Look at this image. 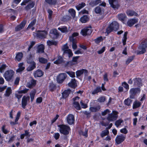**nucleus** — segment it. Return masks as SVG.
I'll list each match as a JSON object with an SVG mask.
<instances>
[{"label":"nucleus","instance_id":"nucleus-1","mask_svg":"<svg viewBox=\"0 0 147 147\" xmlns=\"http://www.w3.org/2000/svg\"><path fill=\"white\" fill-rule=\"evenodd\" d=\"M59 130L61 134L64 135H67L69 134L71 130L70 127L68 125L64 124H60L58 125Z\"/></svg>","mask_w":147,"mask_h":147},{"label":"nucleus","instance_id":"nucleus-2","mask_svg":"<svg viewBox=\"0 0 147 147\" xmlns=\"http://www.w3.org/2000/svg\"><path fill=\"white\" fill-rule=\"evenodd\" d=\"M147 47V39H145L140 44L137 54L138 55L144 53L146 51V49Z\"/></svg>","mask_w":147,"mask_h":147},{"label":"nucleus","instance_id":"nucleus-3","mask_svg":"<svg viewBox=\"0 0 147 147\" xmlns=\"http://www.w3.org/2000/svg\"><path fill=\"white\" fill-rule=\"evenodd\" d=\"M14 73L13 70H9L5 72L3 76L6 81H9L13 78Z\"/></svg>","mask_w":147,"mask_h":147},{"label":"nucleus","instance_id":"nucleus-4","mask_svg":"<svg viewBox=\"0 0 147 147\" xmlns=\"http://www.w3.org/2000/svg\"><path fill=\"white\" fill-rule=\"evenodd\" d=\"M47 34V32L45 30H38L36 31V32H33V35L35 36V34H36L37 37L39 38H45Z\"/></svg>","mask_w":147,"mask_h":147},{"label":"nucleus","instance_id":"nucleus-5","mask_svg":"<svg viewBox=\"0 0 147 147\" xmlns=\"http://www.w3.org/2000/svg\"><path fill=\"white\" fill-rule=\"evenodd\" d=\"M118 113L115 111H113L112 113L109 115L107 117V120L109 121L116 120L118 117Z\"/></svg>","mask_w":147,"mask_h":147},{"label":"nucleus","instance_id":"nucleus-6","mask_svg":"<svg viewBox=\"0 0 147 147\" xmlns=\"http://www.w3.org/2000/svg\"><path fill=\"white\" fill-rule=\"evenodd\" d=\"M140 90L138 88H132L130 89L129 91L130 95L129 97L131 99H133L134 98L135 95L137 93L140 92Z\"/></svg>","mask_w":147,"mask_h":147},{"label":"nucleus","instance_id":"nucleus-7","mask_svg":"<svg viewBox=\"0 0 147 147\" xmlns=\"http://www.w3.org/2000/svg\"><path fill=\"white\" fill-rule=\"evenodd\" d=\"M67 77V75L65 73H62L59 74L57 77V82L60 84L62 83Z\"/></svg>","mask_w":147,"mask_h":147},{"label":"nucleus","instance_id":"nucleus-8","mask_svg":"<svg viewBox=\"0 0 147 147\" xmlns=\"http://www.w3.org/2000/svg\"><path fill=\"white\" fill-rule=\"evenodd\" d=\"M28 89L25 88L23 90L18 91L15 94V97L18 99H19L22 97V94L26 93L28 92Z\"/></svg>","mask_w":147,"mask_h":147},{"label":"nucleus","instance_id":"nucleus-9","mask_svg":"<svg viewBox=\"0 0 147 147\" xmlns=\"http://www.w3.org/2000/svg\"><path fill=\"white\" fill-rule=\"evenodd\" d=\"M92 32V30L90 27L85 28L82 29L81 31V34L83 36L90 35Z\"/></svg>","mask_w":147,"mask_h":147},{"label":"nucleus","instance_id":"nucleus-10","mask_svg":"<svg viewBox=\"0 0 147 147\" xmlns=\"http://www.w3.org/2000/svg\"><path fill=\"white\" fill-rule=\"evenodd\" d=\"M36 81L32 78H30L29 81L27 84L26 87L29 88H32L35 86Z\"/></svg>","mask_w":147,"mask_h":147},{"label":"nucleus","instance_id":"nucleus-11","mask_svg":"<svg viewBox=\"0 0 147 147\" xmlns=\"http://www.w3.org/2000/svg\"><path fill=\"white\" fill-rule=\"evenodd\" d=\"M125 138V136L123 135H118L115 138V142L117 144H119L123 142Z\"/></svg>","mask_w":147,"mask_h":147},{"label":"nucleus","instance_id":"nucleus-12","mask_svg":"<svg viewBox=\"0 0 147 147\" xmlns=\"http://www.w3.org/2000/svg\"><path fill=\"white\" fill-rule=\"evenodd\" d=\"M30 100L29 96H24L22 97V107L23 109L26 108V106L27 104V102Z\"/></svg>","mask_w":147,"mask_h":147},{"label":"nucleus","instance_id":"nucleus-13","mask_svg":"<svg viewBox=\"0 0 147 147\" xmlns=\"http://www.w3.org/2000/svg\"><path fill=\"white\" fill-rule=\"evenodd\" d=\"M66 120L67 123L69 125H72L74 123V115L72 114L69 115L66 118Z\"/></svg>","mask_w":147,"mask_h":147},{"label":"nucleus","instance_id":"nucleus-14","mask_svg":"<svg viewBox=\"0 0 147 147\" xmlns=\"http://www.w3.org/2000/svg\"><path fill=\"white\" fill-rule=\"evenodd\" d=\"M80 98V97L77 96L74 98H73L74 101L73 102V105L75 108L78 110H80L81 109V107L78 102L76 101L78 100Z\"/></svg>","mask_w":147,"mask_h":147},{"label":"nucleus","instance_id":"nucleus-15","mask_svg":"<svg viewBox=\"0 0 147 147\" xmlns=\"http://www.w3.org/2000/svg\"><path fill=\"white\" fill-rule=\"evenodd\" d=\"M109 2L111 7L115 9H117L119 7L117 0H109Z\"/></svg>","mask_w":147,"mask_h":147},{"label":"nucleus","instance_id":"nucleus-16","mask_svg":"<svg viewBox=\"0 0 147 147\" xmlns=\"http://www.w3.org/2000/svg\"><path fill=\"white\" fill-rule=\"evenodd\" d=\"M84 73L85 76H87L88 75V71L85 69H82L81 70H78L76 72V74L77 77H79L82 75Z\"/></svg>","mask_w":147,"mask_h":147},{"label":"nucleus","instance_id":"nucleus-17","mask_svg":"<svg viewBox=\"0 0 147 147\" xmlns=\"http://www.w3.org/2000/svg\"><path fill=\"white\" fill-rule=\"evenodd\" d=\"M138 19H131L128 20L127 22V25L129 27H131L138 22Z\"/></svg>","mask_w":147,"mask_h":147},{"label":"nucleus","instance_id":"nucleus-18","mask_svg":"<svg viewBox=\"0 0 147 147\" xmlns=\"http://www.w3.org/2000/svg\"><path fill=\"white\" fill-rule=\"evenodd\" d=\"M68 85L69 86L73 88H76L77 86L76 79H72L71 81L68 83Z\"/></svg>","mask_w":147,"mask_h":147},{"label":"nucleus","instance_id":"nucleus-19","mask_svg":"<svg viewBox=\"0 0 147 147\" xmlns=\"http://www.w3.org/2000/svg\"><path fill=\"white\" fill-rule=\"evenodd\" d=\"M26 23V22L25 21H22L20 24L18 26L15 28V30L16 31H18L21 30L25 26Z\"/></svg>","mask_w":147,"mask_h":147},{"label":"nucleus","instance_id":"nucleus-20","mask_svg":"<svg viewBox=\"0 0 147 147\" xmlns=\"http://www.w3.org/2000/svg\"><path fill=\"white\" fill-rule=\"evenodd\" d=\"M113 30L116 31L119 28V24L116 21L113 22L111 24Z\"/></svg>","mask_w":147,"mask_h":147},{"label":"nucleus","instance_id":"nucleus-21","mask_svg":"<svg viewBox=\"0 0 147 147\" xmlns=\"http://www.w3.org/2000/svg\"><path fill=\"white\" fill-rule=\"evenodd\" d=\"M12 93V90L11 88L8 87L6 90L4 96L6 97H9Z\"/></svg>","mask_w":147,"mask_h":147},{"label":"nucleus","instance_id":"nucleus-22","mask_svg":"<svg viewBox=\"0 0 147 147\" xmlns=\"http://www.w3.org/2000/svg\"><path fill=\"white\" fill-rule=\"evenodd\" d=\"M126 17V16L125 13H121L118 15V18L119 20L122 22L123 23H124L125 19Z\"/></svg>","mask_w":147,"mask_h":147},{"label":"nucleus","instance_id":"nucleus-23","mask_svg":"<svg viewBox=\"0 0 147 147\" xmlns=\"http://www.w3.org/2000/svg\"><path fill=\"white\" fill-rule=\"evenodd\" d=\"M58 29L60 30L62 33L66 34L68 32V29L65 26H61L58 28Z\"/></svg>","mask_w":147,"mask_h":147},{"label":"nucleus","instance_id":"nucleus-24","mask_svg":"<svg viewBox=\"0 0 147 147\" xmlns=\"http://www.w3.org/2000/svg\"><path fill=\"white\" fill-rule=\"evenodd\" d=\"M142 81L140 78H136L134 79V85L135 86H142Z\"/></svg>","mask_w":147,"mask_h":147},{"label":"nucleus","instance_id":"nucleus-25","mask_svg":"<svg viewBox=\"0 0 147 147\" xmlns=\"http://www.w3.org/2000/svg\"><path fill=\"white\" fill-rule=\"evenodd\" d=\"M36 65V63L35 62H32V63L30 64L26 69L28 71L32 70L35 68Z\"/></svg>","mask_w":147,"mask_h":147},{"label":"nucleus","instance_id":"nucleus-26","mask_svg":"<svg viewBox=\"0 0 147 147\" xmlns=\"http://www.w3.org/2000/svg\"><path fill=\"white\" fill-rule=\"evenodd\" d=\"M18 67L19 68L16 71L17 72H20L24 70L25 68L24 63H19Z\"/></svg>","mask_w":147,"mask_h":147},{"label":"nucleus","instance_id":"nucleus-27","mask_svg":"<svg viewBox=\"0 0 147 147\" xmlns=\"http://www.w3.org/2000/svg\"><path fill=\"white\" fill-rule=\"evenodd\" d=\"M43 72L40 70L38 69L34 73V76L35 77H40L43 75Z\"/></svg>","mask_w":147,"mask_h":147},{"label":"nucleus","instance_id":"nucleus-28","mask_svg":"<svg viewBox=\"0 0 147 147\" xmlns=\"http://www.w3.org/2000/svg\"><path fill=\"white\" fill-rule=\"evenodd\" d=\"M126 13L127 16H138V13L132 10H127L126 12Z\"/></svg>","mask_w":147,"mask_h":147},{"label":"nucleus","instance_id":"nucleus-29","mask_svg":"<svg viewBox=\"0 0 147 147\" xmlns=\"http://www.w3.org/2000/svg\"><path fill=\"white\" fill-rule=\"evenodd\" d=\"M133 102V100L129 98L125 99L124 101V103L125 105L127 106H130Z\"/></svg>","mask_w":147,"mask_h":147},{"label":"nucleus","instance_id":"nucleus-30","mask_svg":"<svg viewBox=\"0 0 147 147\" xmlns=\"http://www.w3.org/2000/svg\"><path fill=\"white\" fill-rule=\"evenodd\" d=\"M101 3L100 0H95L91 1L89 4L92 7H94Z\"/></svg>","mask_w":147,"mask_h":147},{"label":"nucleus","instance_id":"nucleus-31","mask_svg":"<svg viewBox=\"0 0 147 147\" xmlns=\"http://www.w3.org/2000/svg\"><path fill=\"white\" fill-rule=\"evenodd\" d=\"M23 56V54L22 53L19 52L16 54L15 57L16 60L18 61H20L22 58Z\"/></svg>","mask_w":147,"mask_h":147},{"label":"nucleus","instance_id":"nucleus-32","mask_svg":"<svg viewBox=\"0 0 147 147\" xmlns=\"http://www.w3.org/2000/svg\"><path fill=\"white\" fill-rule=\"evenodd\" d=\"M89 20V18L87 16L84 15L80 18V20L82 23H84L88 21Z\"/></svg>","mask_w":147,"mask_h":147},{"label":"nucleus","instance_id":"nucleus-33","mask_svg":"<svg viewBox=\"0 0 147 147\" xmlns=\"http://www.w3.org/2000/svg\"><path fill=\"white\" fill-rule=\"evenodd\" d=\"M64 62L63 60L62 57L59 56L57 59L54 62V63L55 64H61Z\"/></svg>","mask_w":147,"mask_h":147},{"label":"nucleus","instance_id":"nucleus-34","mask_svg":"<svg viewBox=\"0 0 147 147\" xmlns=\"http://www.w3.org/2000/svg\"><path fill=\"white\" fill-rule=\"evenodd\" d=\"M63 54L64 55H66L69 58L72 57L73 55V53L72 51L70 49L65 51V52H63Z\"/></svg>","mask_w":147,"mask_h":147},{"label":"nucleus","instance_id":"nucleus-35","mask_svg":"<svg viewBox=\"0 0 147 147\" xmlns=\"http://www.w3.org/2000/svg\"><path fill=\"white\" fill-rule=\"evenodd\" d=\"M44 46L42 45H40L38 47L37 52L39 53H43L44 52Z\"/></svg>","mask_w":147,"mask_h":147},{"label":"nucleus","instance_id":"nucleus-36","mask_svg":"<svg viewBox=\"0 0 147 147\" xmlns=\"http://www.w3.org/2000/svg\"><path fill=\"white\" fill-rule=\"evenodd\" d=\"M71 91L69 90H65L62 93V97L64 98H66L67 97L69 94H70Z\"/></svg>","mask_w":147,"mask_h":147},{"label":"nucleus","instance_id":"nucleus-37","mask_svg":"<svg viewBox=\"0 0 147 147\" xmlns=\"http://www.w3.org/2000/svg\"><path fill=\"white\" fill-rule=\"evenodd\" d=\"M100 108V107L98 106L96 107H90V110L92 112H94L99 111Z\"/></svg>","mask_w":147,"mask_h":147},{"label":"nucleus","instance_id":"nucleus-38","mask_svg":"<svg viewBox=\"0 0 147 147\" xmlns=\"http://www.w3.org/2000/svg\"><path fill=\"white\" fill-rule=\"evenodd\" d=\"M47 45L49 46H51L53 45L56 46L57 45V42L54 40H48L47 41Z\"/></svg>","mask_w":147,"mask_h":147},{"label":"nucleus","instance_id":"nucleus-39","mask_svg":"<svg viewBox=\"0 0 147 147\" xmlns=\"http://www.w3.org/2000/svg\"><path fill=\"white\" fill-rule=\"evenodd\" d=\"M140 105V103L139 101H135L133 104V109H136L139 107Z\"/></svg>","mask_w":147,"mask_h":147},{"label":"nucleus","instance_id":"nucleus-40","mask_svg":"<svg viewBox=\"0 0 147 147\" xmlns=\"http://www.w3.org/2000/svg\"><path fill=\"white\" fill-rule=\"evenodd\" d=\"M109 132L108 129H106L102 131L100 133L101 137L103 138L104 136L108 135L109 134Z\"/></svg>","mask_w":147,"mask_h":147},{"label":"nucleus","instance_id":"nucleus-41","mask_svg":"<svg viewBox=\"0 0 147 147\" xmlns=\"http://www.w3.org/2000/svg\"><path fill=\"white\" fill-rule=\"evenodd\" d=\"M86 5L85 3L82 2L81 3L79 4L76 6L77 9L78 10H79L81 9L84 7Z\"/></svg>","mask_w":147,"mask_h":147},{"label":"nucleus","instance_id":"nucleus-42","mask_svg":"<svg viewBox=\"0 0 147 147\" xmlns=\"http://www.w3.org/2000/svg\"><path fill=\"white\" fill-rule=\"evenodd\" d=\"M101 91L100 87V86L97 87L96 88L94 89L92 92V94H95L98 93L100 92Z\"/></svg>","mask_w":147,"mask_h":147},{"label":"nucleus","instance_id":"nucleus-43","mask_svg":"<svg viewBox=\"0 0 147 147\" xmlns=\"http://www.w3.org/2000/svg\"><path fill=\"white\" fill-rule=\"evenodd\" d=\"M128 32H125L123 35V37L122 39V42L123 45H125L126 44V42L127 39V35Z\"/></svg>","mask_w":147,"mask_h":147},{"label":"nucleus","instance_id":"nucleus-44","mask_svg":"<svg viewBox=\"0 0 147 147\" xmlns=\"http://www.w3.org/2000/svg\"><path fill=\"white\" fill-rule=\"evenodd\" d=\"M45 1L47 3L51 5H55L57 2L56 0H45Z\"/></svg>","mask_w":147,"mask_h":147},{"label":"nucleus","instance_id":"nucleus-45","mask_svg":"<svg viewBox=\"0 0 147 147\" xmlns=\"http://www.w3.org/2000/svg\"><path fill=\"white\" fill-rule=\"evenodd\" d=\"M123 122V121L121 119H118L115 121V125L116 127H118L121 125V123H122Z\"/></svg>","mask_w":147,"mask_h":147},{"label":"nucleus","instance_id":"nucleus-46","mask_svg":"<svg viewBox=\"0 0 147 147\" xmlns=\"http://www.w3.org/2000/svg\"><path fill=\"white\" fill-rule=\"evenodd\" d=\"M7 67L6 64H0V72L2 73L5 70L6 67Z\"/></svg>","mask_w":147,"mask_h":147},{"label":"nucleus","instance_id":"nucleus-47","mask_svg":"<svg viewBox=\"0 0 147 147\" xmlns=\"http://www.w3.org/2000/svg\"><path fill=\"white\" fill-rule=\"evenodd\" d=\"M34 2H32L26 6L25 7V9L26 10H28L30 9L33 7H34Z\"/></svg>","mask_w":147,"mask_h":147},{"label":"nucleus","instance_id":"nucleus-48","mask_svg":"<svg viewBox=\"0 0 147 147\" xmlns=\"http://www.w3.org/2000/svg\"><path fill=\"white\" fill-rule=\"evenodd\" d=\"M70 15L73 17H74L76 16V12L75 10L73 9H70L68 11Z\"/></svg>","mask_w":147,"mask_h":147},{"label":"nucleus","instance_id":"nucleus-49","mask_svg":"<svg viewBox=\"0 0 147 147\" xmlns=\"http://www.w3.org/2000/svg\"><path fill=\"white\" fill-rule=\"evenodd\" d=\"M49 89L51 91H53L56 89V86L53 83H51L49 85Z\"/></svg>","mask_w":147,"mask_h":147},{"label":"nucleus","instance_id":"nucleus-50","mask_svg":"<svg viewBox=\"0 0 147 147\" xmlns=\"http://www.w3.org/2000/svg\"><path fill=\"white\" fill-rule=\"evenodd\" d=\"M39 62L42 63H45L47 62V60L43 57H40L39 58Z\"/></svg>","mask_w":147,"mask_h":147},{"label":"nucleus","instance_id":"nucleus-51","mask_svg":"<svg viewBox=\"0 0 147 147\" xmlns=\"http://www.w3.org/2000/svg\"><path fill=\"white\" fill-rule=\"evenodd\" d=\"M94 11L96 13H100L101 12V9L99 6H97L95 8Z\"/></svg>","mask_w":147,"mask_h":147},{"label":"nucleus","instance_id":"nucleus-52","mask_svg":"<svg viewBox=\"0 0 147 147\" xmlns=\"http://www.w3.org/2000/svg\"><path fill=\"white\" fill-rule=\"evenodd\" d=\"M111 25L110 24L109 27L106 29V32L108 34H109L113 30L111 26Z\"/></svg>","mask_w":147,"mask_h":147},{"label":"nucleus","instance_id":"nucleus-53","mask_svg":"<svg viewBox=\"0 0 147 147\" xmlns=\"http://www.w3.org/2000/svg\"><path fill=\"white\" fill-rule=\"evenodd\" d=\"M2 131L5 134H7L9 132V131L5 129V126L3 125L1 128Z\"/></svg>","mask_w":147,"mask_h":147},{"label":"nucleus","instance_id":"nucleus-54","mask_svg":"<svg viewBox=\"0 0 147 147\" xmlns=\"http://www.w3.org/2000/svg\"><path fill=\"white\" fill-rule=\"evenodd\" d=\"M52 33L56 36V37H57L59 35V34L58 32V31L56 29H53L51 31Z\"/></svg>","mask_w":147,"mask_h":147},{"label":"nucleus","instance_id":"nucleus-55","mask_svg":"<svg viewBox=\"0 0 147 147\" xmlns=\"http://www.w3.org/2000/svg\"><path fill=\"white\" fill-rule=\"evenodd\" d=\"M102 40V36H100L94 40V41L96 43L98 44Z\"/></svg>","mask_w":147,"mask_h":147},{"label":"nucleus","instance_id":"nucleus-56","mask_svg":"<svg viewBox=\"0 0 147 147\" xmlns=\"http://www.w3.org/2000/svg\"><path fill=\"white\" fill-rule=\"evenodd\" d=\"M36 20L35 19H34L29 24L28 27V28H30L33 26L36 23Z\"/></svg>","mask_w":147,"mask_h":147},{"label":"nucleus","instance_id":"nucleus-57","mask_svg":"<svg viewBox=\"0 0 147 147\" xmlns=\"http://www.w3.org/2000/svg\"><path fill=\"white\" fill-rule=\"evenodd\" d=\"M67 73L69 75V76L72 78H74L75 77V73L73 71H68Z\"/></svg>","mask_w":147,"mask_h":147},{"label":"nucleus","instance_id":"nucleus-58","mask_svg":"<svg viewBox=\"0 0 147 147\" xmlns=\"http://www.w3.org/2000/svg\"><path fill=\"white\" fill-rule=\"evenodd\" d=\"M88 130L86 129L84 131H81L80 132V134L86 137H87L88 136Z\"/></svg>","mask_w":147,"mask_h":147},{"label":"nucleus","instance_id":"nucleus-59","mask_svg":"<svg viewBox=\"0 0 147 147\" xmlns=\"http://www.w3.org/2000/svg\"><path fill=\"white\" fill-rule=\"evenodd\" d=\"M62 49L63 51V52H65V51H67L69 49H68V47L67 46V43L65 44L63 46Z\"/></svg>","mask_w":147,"mask_h":147},{"label":"nucleus","instance_id":"nucleus-60","mask_svg":"<svg viewBox=\"0 0 147 147\" xmlns=\"http://www.w3.org/2000/svg\"><path fill=\"white\" fill-rule=\"evenodd\" d=\"M106 100L105 97L104 96H101L98 99V101L100 102H104Z\"/></svg>","mask_w":147,"mask_h":147},{"label":"nucleus","instance_id":"nucleus-61","mask_svg":"<svg viewBox=\"0 0 147 147\" xmlns=\"http://www.w3.org/2000/svg\"><path fill=\"white\" fill-rule=\"evenodd\" d=\"M123 86L126 89L128 90L129 89V86L125 82H124L122 83Z\"/></svg>","mask_w":147,"mask_h":147},{"label":"nucleus","instance_id":"nucleus-62","mask_svg":"<svg viewBox=\"0 0 147 147\" xmlns=\"http://www.w3.org/2000/svg\"><path fill=\"white\" fill-rule=\"evenodd\" d=\"M36 42L35 41H31L30 42V45L29 46L28 49V51H29L32 47L35 44Z\"/></svg>","mask_w":147,"mask_h":147},{"label":"nucleus","instance_id":"nucleus-63","mask_svg":"<svg viewBox=\"0 0 147 147\" xmlns=\"http://www.w3.org/2000/svg\"><path fill=\"white\" fill-rule=\"evenodd\" d=\"M110 111L108 109H107L102 113V115L103 116H105L108 113H109Z\"/></svg>","mask_w":147,"mask_h":147},{"label":"nucleus","instance_id":"nucleus-64","mask_svg":"<svg viewBox=\"0 0 147 147\" xmlns=\"http://www.w3.org/2000/svg\"><path fill=\"white\" fill-rule=\"evenodd\" d=\"M29 130H26L24 131L25 133L24 134L25 136H26L27 137H29L30 136V134Z\"/></svg>","mask_w":147,"mask_h":147}]
</instances>
